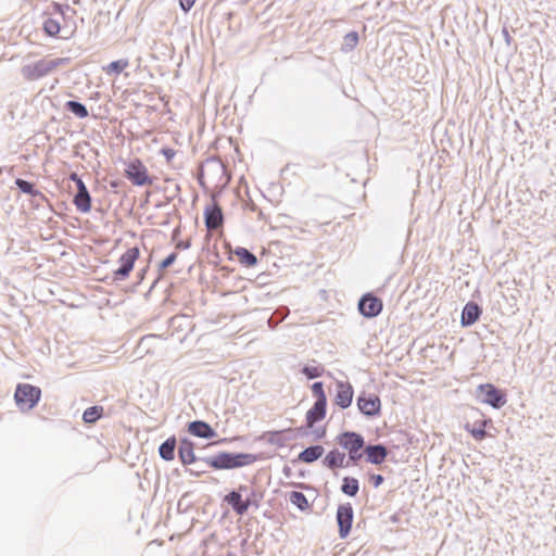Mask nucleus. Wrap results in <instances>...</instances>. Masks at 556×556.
<instances>
[{"instance_id": "obj_39", "label": "nucleus", "mask_w": 556, "mask_h": 556, "mask_svg": "<svg viewBox=\"0 0 556 556\" xmlns=\"http://www.w3.org/2000/svg\"><path fill=\"white\" fill-rule=\"evenodd\" d=\"M162 154L169 162L175 156V151L173 149H170V148H165V149L162 150Z\"/></svg>"}, {"instance_id": "obj_22", "label": "nucleus", "mask_w": 556, "mask_h": 556, "mask_svg": "<svg viewBox=\"0 0 556 556\" xmlns=\"http://www.w3.org/2000/svg\"><path fill=\"white\" fill-rule=\"evenodd\" d=\"M490 420L482 418L476 421L472 426L467 424L465 429L478 441L483 440L486 437L485 427Z\"/></svg>"}, {"instance_id": "obj_11", "label": "nucleus", "mask_w": 556, "mask_h": 556, "mask_svg": "<svg viewBox=\"0 0 556 556\" xmlns=\"http://www.w3.org/2000/svg\"><path fill=\"white\" fill-rule=\"evenodd\" d=\"M382 301L371 294L364 295L358 303L361 314L366 317H375L379 315L382 311Z\"/></svg>"}, {"instance_id": "obj_15", "label": "nucleus", "mask_w": 556, "mask_h": 556, "mask_svg": "<svg viewBox=\"0 0 556 556\" xmlns=\"http://www.w3.org/2000/svg\"><path fill=\"white\" fill-rule=\"evenodd\" d=\"M188 431L199 438L210 439L215 437V431L212 429V427L204 422V421H192L188 426Z\"/></svg>"}, {"instance_id": "obj_7", "label": "nucleus", "mask_w": 556, "mask_h": 556, "mask_svg": "<svg viewBox=\"0 0 556 556\" xmlns=\"http://www.w3.org/2000/svg\"><path fill=\"white\" fill-rule=\"evenodd\" d=\"M357 407L367 417H377L381 413V400L371 392L363 391L356 400Z\"/></svg>"}, {"instance_id": "obj_33", "label": "nucleus", "mask_w": 556, "mask_h": 556, "mask_svg": "<svg viewBox=\"0 0 556 556\" xmlns=\"http://www.w3.org/2000/svg\"><path fill=\"white\" fill-rule=\"evenodd\" d=\"M325 371L321 365H308L302 369V372L308 378L314 379L320 377Z\"/></svg>"}, {"instance_id": "obj_16", "label": "nucleus", "mask_w": 556, "mask_h": 556, "mask_svg": "<svg viewBox=\"0 0 556 556\" xmlns=\"http://www.w3.org/2000/svg\"><path fill=\"white\" fill-rule=\"evenodd\" d=\"M480 314H481V309L476 303H473V302L467 303L462 313V319H460L462 325L470 326V325L475 324L479 319Z\"/></svg>"}, {"instance_id": "obj_18", "label": "nucleus", "mask_w": 556, "mask_h": 556, "mask_svg": "<svg viewBox=\"0 0 556 556\" xmlns=\"http://www.w3.org/2000/svg\"><path fill=\"white\" fill-rule=\"evenodd\" d=\"M324 464L330 469L348 466L345 462V454L338 450L330 451L324 458Z\"/></svg>"}, {"instance_id": "obj_20", "label": "nucleus", "mask_w": 556, "mask_h": 556, "mask_svg": "<svg viewBox=\"0 0 556 556\" xmlns=\"http://www.w3.org/2000/svg\"><path fill=\"white\" fill-rule=\"evenodd\" d=\"M226 500L232 506L233 510L239 515H243L249 509L250 502L243 501L238 492L233 491L229 493Z\"/></svg>"}, {"instance_id": "obj_5", "label": "nucleus", "mask_w": 556, "mask_h": 556, "mask_svg": "<svg viewBox=\"0 0 556 556\" xmlns=\"http://www.w3.org/2000/svg\"><path fill=\"white\" fill-rule=\"evenodd\" d=\"M140 257V250L137 247L129 248L123 253L117 263L118 267L113 271V278L117 281L126 280L134 269L136 261Z\"/></svg>"}, {"instance_id": "obj_38", "label": "nucleus", "mask_w": 556, "mask_h": 556, "mask_svg": "<svg viewBox=\"0 0 556 556\" xmlns=\"http://www.w3.org/2000/svg\"><path fill=\"white\" fill-rule=\"evenodd\" d=\"M370 480H371L374 486L378 488L380 484H382L384 479H383V477L381 475H372L370 477Z\"/></svg>"}, {"instance_id": "obj_36", "label": "nucleus", "mask_w": 556, "mask_h": 556, "mask_svg": "<svg viewBox=\"0 0 556 556\" xmlns=\"http://www.w3.org/2000/svg\"><path fill=\"white\" fill-rule=\"evenodd\" d=\"M178 254L176 252L169 254L166 258H164L160 263V270H165L167 267H169L174 262L177 260Z\"/></svg>"}, {"instance_id": "obj_3", "label": "nucleus", "mask_w": 556, "mask_h": 556, "mask_svg": "<svg viewBox=\"0 0 556 556\" xmlns=\"http://www.w3.org/2000/svg\"><path fill=\"white\" fill-rule=\"evenodd\" d=\"M41 397V390L29 383H20L14 393L17 407L22 410L34 408Z\"/></svg>"}, {"instance_id": "obj_29", "label": "nucleus", "mask_w": 556, "mask_h": 556, "mask_svg": "<svg viewBox=\"0 0 556 556\" xmlns=\"http://www.w3.org/2000/svg\"><path fill=\"white\" fill-rule=\"evenodd\" d=\"M358 480L355 478L345 477L343 479L342 492L349 496H355L358 492Z\"/></svg>"}, {"instance_id": "obj_35", "label": "nucleus", "mask_w": 556, "mask_h": 556, "mask_svg": "<svg viewBox=\"0 0 556 556\" xmlns=\"http://www.w3.org/2000/svg\"><path fill=\"white\" fill-rule=\"evenodd\" d=\"M16 186L25 193H28L30 195H37L39 192L34 189V185L24 180V179H16L15 181Z\"/></svg>"}, {"instance_id": "obj_6", "label": "nucleus", "mask_w": 556, "mask_h": 556, "mask_svg": "<svg viewBox=\"0 0 556 556\" xmlns=\"http://www.w3.org/2000/svg\"><path fill=\"white\" fill-rule=\"evenodd\" d=\"M338 443L349 452L350 459L353 463L362 458L361 450L364 446V439L356 432H343L338 437Z\"/></svg>"}, {"instance_id": "obj_24", "label": "nucleus", "mask_w": 556, "mask_h": 556, "mask_svg": "<svg viewBox=\"0 0 556 556\" xmlns=\"http://www.w3.org/2000/svg\"><path fill=\"white\" fill-rule=\"evenodd\" d=\"M235 254L239 262L247 267H253L257 263L256 256L245 248H237Z\"/></svg>"}, {"instance_id": "obj_13", "label": "nucleus", "mask_w": 556, "mask_h": 556, "mask_svg": "<svg viewBox=\"0 0 556 556\" xmlns=\"http://www.w3.org/2000/svg\"><path fill=\"white\" fill-rule=\"evenodd\" d=\"M327 413V402H315L314 405L307 410L305 421L307 428L325 419Z\"/></svg>"}, {"instance_id": "obj_8", "label": "nucleus", "mask_w": 556, "mask_h": 556, "mask_svg": "<svg viewBox=\"0 0 556 556\" xmlns=\"http://www.w3.org/2000/svg\"><path fill=\"white\" fill-rule=\"evenodd\" d=\"M481 401L491 405L494 408H501L506 404V395L502 390H498L491 383L480 384L477 388Z\"/></svg>"}, {"instance_id": "obj_37", "label": "nucleus", "mask_w": 556, "mask_h": 556, "mask_svg": "<svg viewBox=\"0 0 556 556\" xmlns=\"http://www.w3.org/2000/svg\"><path fill=\"white\" fill-rule=\"evenodd\" d=\"M197 0H179L180 8L188 12L195 3Z\"/></svg>"}, {"instance_id": "obj_9", "label": "nucleus", "mask_w": 556, "mask_h": 556, "mask_svg": "<svg viewBox=\"0 0 556 556\" xmlns=\"http://www.w3.org/2000/svg\"><path fill=\"white\" fill-rule=\"evenodd\" d=\"M205 226L208 230H215L223 227L224 215L222 207L217 202L205 206L204 208Z\"/></svg>"}, {"instance_id": "obj_1", "label": "nucleus", "mask_w": 556, "mask_h": 556, "mask_svg": "<svg viewBox=\"0 0 556 556\" xmlns=\"http://www.w3.org/2000/svg\"><path fill=\"white\" fill-rule=\"evenodd\" d=\"M257 460L253 454H231L219 453L218 455L207 458L206 464L214 469H232L251 465Z\"/></svg>"}, {"instance_id": "obj_25", "label": "nucleus", "mask_w": 556, "mask_h": 556, "mask_svg": "<svg viewBox=\"0 0 556 556\" xmlns=\"http://www.w3.org/2000/svg\"><path fill=\"white\" fill-rule=\"evenodd\" d=\"M176 439L169 438L160 446V456L165 460H173L175 457Z\"/></svg>"}, {"instance_id": "obj_28", "label": "nucleus", "mask_w": 556, "mask_h": 556, "mask_svg": "<svg viewBox=\"0 0 556 556\" xmlns=\"http://www.w3.org/2000/svg\"><path fill=\"white\" fill-rule=\"evenodd\" d=\"M289 501L296 506L300 510H307L309 508V503L306 496L298 491H293L289 494Z\"/></svg>"}, {"instance_id": "obj_31", "label": "nucleus", "mask_w": 556, "mask_h": 556, "mask_svg": "<svg viewBox=\"0 0 556 556\" xmlns=\"http://www.w3.org/2000/svg\"><path fill=\"white\" fill-rule=\"evenodd\" d=\"M358 34L356 31L348 33L343 38L342 51L350 52L356 48L358 43Z\"/></svg>"}, {"instance_id": "obj_34", "label": "nucleus", "mask_w": 556, "mask_h": 556, "mask_svg": "<svg viewBox=\"0 0 556 556\" xmlns=\"http://www.w3.org/2000/svg\"><path fill=\"white\" fill-rule=\"evenodd\" d=\"M314 396L316 397V402H327V396L324 390L323 382H314L311 387Z\"/></svg>"}, {"instance_id": "obj_19", "label": "nucleus", "mask_w": 556, "mask_h": 556, "mask_svg": "<svg viewBox=\"0 0 556 556\" xmlns=\"http://www.w3.org/2000/svg\"><path fill=\"white\" fill-rule=\"evenodd\" d=\"M288 430H277V431H266L262 434V440L267 442L270 445H275L277 447H283L287 443V439L285 438V432Z\"/></svg>"}, {"instance_id": "obj_14", "label": "nucleus", "mask_w": 556, "mask_h": 556, "mask_svg": "<svg viewBox=\"0 0 556 556\" xmlns=\"http://www.w3.org/2000/svg\"><path fill=\"white\" fill-rule=\"evenodd\" d=\"M73 202L81 213H88L91 210V198L85 184L79 185Z\"/></svg>"}, {"instance_id": "obj_21", "label": "nucleus", "mask_w": 556, "mask_h": 556, "mask_svg": "<svg viewBox=\"0 0 556 556\" xmlns=\"http://www.w3.org/2000/svg\"><path fill=\"white\" fill-rule=\"evenodd\" d=\"M324 451L325 450L321 445L309 446L302 451L298 458L302 463L309 464L321 457Z\"/></svg>"}, {"instance_id": "obj_27", "label": "nucleus", "mask_w": 556, "mask_h": 556, "mask_svg": "<svg viewBox=\"0 0 556 556\" xmlns=\"http://www.w3.org/2000/svg\"><path fill=\"white\" fill-rule=\"evenodd\" d=\"M103 415V407L102 406H91L88 407L84 414H83V420L86 424H93L98 419H100Z\"/></svg>"}, {"instance_id": "obj_30", "label": "nucleus", "mask_w": 556, "mask_h": 556, "mask_svg": "<svg viewBox=\"0 0 556 556\" xmlns=\"http://www.w3.org/2000/svg\"><path fill=\"white\" fill-rule=\"evenodd\" d=\"M43 30L48 36L55 37L60 35L61 25L55 18H47L43 23Z\"/></svg>"}, {"instance_id": "obj_12", "label": "nucleus", "mask_w": 556, "mask_h": 556, "mask_svg": "<svg viewBox=\"0 0 556 556\" xmlns=\"http://www.w3.org/2000/svg\"><path fill=\"white\" fill-rule=\"evenodd\" d=\"M354 390L350 382H337V393L334 396V404L340 408H348L353 401Z\"/></svg>"}, {"instance_id": "obj_32", "label": "nucleus", "mask_w": 556, "mask_h": 556, "mask_svg": "<svg viewBox=\"0 0 556 556\" xmlns=\"http://www.w3.org/2000/svg\"><path fill=\"white\" fill-rule=\"evenodd\" d=\"M65 105L79 118H86L89 114L87 108L77 101H67Z\"/></svg>"}, {"instance_id": "obj_10", "label": "nucleus", "mask_w": 556, "mask_h": 556, "mask_svg": "<svg viewBox=\"0 0 556 556\" xmlns=\"http://www.w3.org/2000/svg\"><path fill=\"white\" fill-rule=\"evenodd\" d=\"M339 533L342 539L346 538L352 528L353 508L350 504L340 505L337 510Z\"/></svg>"}, {"instance_id": "obj_23", "label": "nucleus", "mask_w": 556, "mask_h": 556, "mask_svg": "<svg viewBox=\"0 0 556 556\" xmlns=\"http://www.w3.org/2000/svg\"><path fill=\"white\" fill-rule=\"evenodd\" d=\"M179 458L182 464L189 465L195 460L193 444L191 442L184 441L178 450Z\"/></svg>"}, {"instance_id": "obj_2", "label": "nucleus", "mask_w": 556, "mask_h": 556, "mask_svg": "<svg viewBox=\"0 0 556 556\" xmlns=\"http://www.w3.org/2000/svg\"><path fill=\"white\" fill-rule=\"evenodd\" d=\"M68 62V58L41 59L33 64L24 66L22 68V74L27 80H37Z\"/></svg>"}, {"instance_id": "obj_40", "label": "nucleus", "mask_w": 556, "mask_h": 556, "mask_svg": "<svg viewBox=\"0 0 556 556\" xmlns=\"http://www.w3.org/2000/svg\"><path fill=\"white\" fill-rule=\"evenodd\" d=\"M70 179L75 181L76 186H77V189H79V185L80 184H84V181L78 177V175L76 173H72L70 175Z\"/></svg>"}, {"instance_id": "obj_4", "label": "nucleus", "mask_w": 556, "mask_h": 556, "mask_svg": "<svg viewBox=\"0 0 556 556\" xmlns=\"http://www.w3.org/2000/svg\"><path fill=\"white\" fill-rule=\"evenodd\" d=\"M125 177L138 187L151 186L153 178L149 174L148 167L140 159L130 160L125 167Z\"/></svg>"}, {"instance_id": "obj_26", "label": "nucleus", "mask_w": 556, "mask_h": 556, "mask_svg": "<svg viewBox=\"0 0 556 556\" xmlns=\"http://www.w3.org/2000/svg\"><path fill=\"white\" fill-rule=\"evenodd\" d=\"M128 66H129L128 60L122 59V60L111 62L110 64H108L106 66L103 67V71L108 75H113V74L118 75L124 70H126Z\"/></svg>"}, {"instance_id": "obj_17", "label": "nucleus", "mask_w": 556, "mask_h": 556, "mask_svg": "<svg viewBox=\"0 0 556 556\" xmlns=\"http://www.w3.org/2000/svg\"><path fill=\"white\" fill-rule=\"evenodd\" d=\"M367 460L371 464L379 465L384 462L388 451L382 445H369L365 448Z\"/></svg>"}]
</instances>
